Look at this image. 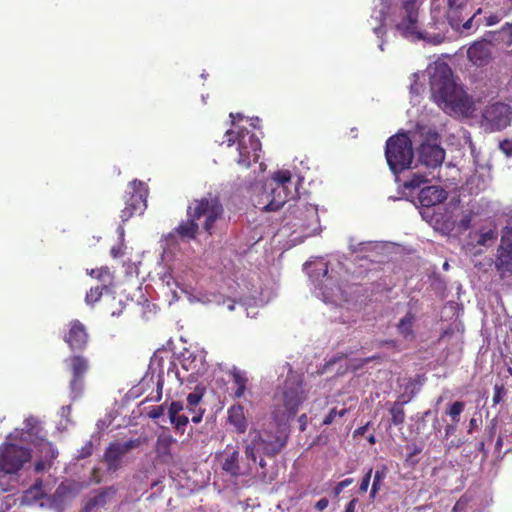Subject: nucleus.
I'll list each match as a JSON object with an SVG mask.
<instances>
[{"label":"nucleus","mask_w":512,"mask_h":512,"mask_svg":"<svg viewBox=\"0 0 512 512\" xmlns=\"http://www.w3.org/2000/svg\"><path fill=\"white\" fill-rule=\"evenodd\" d=\"M452 76V70L446 63L435 66L430 75L432 99L446 113L466 114L472 107V101Z\"/></svg>","instance_id":"obj_1"},{"label":"nucleus","mask_w":512,"mask_h":512,"mask_svg":"<svg viewBox=\"0 0 512 512\" xmlns=\"http://www.w3.org/2000/svg\"><path fill=\"white\" fill-rule=\"evenodd\" d=\"M306 398L302 375L289 369L283 385L278 388L273 398V421L285 425L296 416Z\"/></svg>","instance_id":"obj_2"},{"label":"nucleus","mask_w":512,"mask_h":512,"mask_svg":"<svg viewBox=\"0 0 512 512\" xmlns=\"http://www.w3.org/2000/svg\"><path fill=\"white\" fill-rule=\"evenodd\" d=\"M288 438L289 433L285 425L276 422L264 429H251L245 446V455L254 463L259 454L273 458L287 445Z\"/></svg>","instance_id":"obj_3"},{"label":"nucleus","mask_w":512,"mask_h":512,"mask_svg":"<svg viewBox=\"0 0 512 512\" xmlns=\"http://www.w3.org/2000/svg\"><path fill=\"white\" fill-rule=\"evenodd\" d=\"M385 157L389 168L396 175L410 167L414 152L412 141L406 133H398L388 138Z\"/></svg>","instance_id":"obj_4"},{"label":"nucleus","mask_w":512,"mask_h":512,"mask_svg":"<svg viewBox=\"0 0 512 512\" xmlns=\"http://www.w3.org/2000/svg\"><path fill=\"white\" fill-rule=\"evenodd\" d=\"M227 145L230 147L237 144L239 156L237 163L244 168H249L252 162L260 158L261 142L259 138L247 129L238 131L228 130L225 133Z\"/></svg>","instance_id":"obj_5"},{"label":"nucleus","mask_w":512,"mask_h":512,"mask_svg":"<svg viewBox=\"0 0 512 512\" xmlns=\"http://www.w3.org/2000/svg\"><path fill=\"white\" fill-rule=\"evenodd\" d=\"M224 209L217 197H203L193 200L187 207V217L196 220L204 218L203 229L212 235L215 223L223 216Z\"/></svg>","instance_id":"obj_6"},{"label":"nucleus","mask_w":512,"mask_h":512,"mask_svg":"<svg viewBox=\"0 0 512 512\" xmlns=\"http://www.w3.org/2000/svg\"><path fill=\"white\" fill-rule=\"evenodd\" d=\"M69 378V396L72 401L82 397L85 389V375L90 369L89 359L82 354H72L64 360Z\"/></svg>","instance_id":"obj_7"},{"label":"nucleus","mask_w":512,"mask_h":512,"mask_svg":"<svg viewBox=\"0 0 512 512\" xmlns=\"http://www.w3.org/2000/svg\"><path fill=\"white\" fill-rule=\"evenodd\" d=\"M148 191L145 184L137 179L131 181L124 195L125 207L121 210L122 223L127 222L136 214H142L147 207Z\"/></svg>","instance_id":"obj_8"},{"label":"nucleus","mask_w":512,"mask_h":512,"mask_svg":"<svg viewBox=\"0 0 512 512\" xmlns=\"http://www.w3.org/2000/svg\"><path fill=\"white\" fill-rule=\"evenodd\" d=\"M495 268L501 279L512 275V227L506 226L501 231L500 244L497 248Z\"/></svg>","instance_id":"obj_9"},{"label":"nucleus","mask_w":512,"mask_h":512,"mask_svg":"<svg viewBox=\"0 0 512 512\" xmlns=\"http://www.w3.org/2000/svg\"><path fill=\"white\" fill-rule=\"evenodd\" d=\"M89 338L87 327L78 319H74L67 324V329L63 335V341L73 354L84 351L88 346Z\"/></svg>","instance_id":"obj_10"},{"label":"nucleus","mask_w":512,"mask_h":512,"mask_svg":"<svg viewBox=\"0 0 512 512\" xmlns=\"http://www.w3.org/2000/svg\"><path fill=\"white\" fill-rule=\"evenodd\" d=\"M271 188L273 187L267 182L260 188H256L257 193L254 194L252 202L259 210L265 212L278 211L286 203V200L281 195L282 190L272 193Z\"/></svg>","instance_id":"obj_11"},{"label":"nucleus","mask_w":512,"mask_h":512,"mask_svg":"<svg viewBox=\"0 0 512 512\" xmlns=\"http://www.w3.org/2000/svg\"><path fill=\"white\" fill-rule=\"evenodd\" d=\"M483 118L492 130L500 131L510 125L512 108L505 103H492L483 111Z\"/></svg>","instance_id":"obj_12"},{"label":"nucleus","mask_w":512,"mask_h":512,"mask_svg":"<svg viewBox=\"0 0 512 512\" xmlns=\"http://www.w3.org/2000/svg\"><path fill=\"white\" fill-rule=\"evenodd\" d=\"M419 7L417 0H401V20L396 29L405 36L418 32Z\"/></svg>","instance_id":"obj_13"},{"label":"nucleus","mask_w":512,"mask_h":512,"mask_svg":"<svg viewBox=\"0 0 512 512\" xmlns=\"http://www.w3.org/2000/svg\"><path fill=\"white\" fill-rule=\"evenodd\" d=\"M143 441L140 438L130 439L127 442H112L104 452V461L109 471H116L121 466V458L130 450L141 446Z\"/></svg>","instance_id":"obj_14"},{"label":"nucleus","mask_w":512,"mask_h":512,"mask_svg":"<svg viewBox=\"0 0 512 512\" xmlns=\"http://www.w3.org/2000/svg\"><path fill=\"white\" fill-rule=\"evenodd\" d=\"M176 440L170 434H160L157 437L154 451L155 462L165 466H176L178 464L177 457L172 453V446Z\"/></svg>","instance_id":"obj_15"},{"label":"nucleus","mask_w":512,"mask_h":512,"mask_svg":"<svg viewBox=\"0 0 512 512\" xmlns=\"http://www.w3.org/2000/svg\"><path fill=\"white\" fill-rule=\"evenodd\" d=\"M418 154L420 162L431 168L439 167L445 158L444 149L436 142H423L418 149Z\"/></svg>","instance_id":"obj_16"},{"label":"nucleus","mask_w":512,"mask_h":512,"mask_svg":"<svg viewBox=\"0 0 512 512\" xmlns=\"http://www.w3.org/2000/svg\"><path fill=\"white\" fill-rule=\"evenodd\" d=\"M469 61L477 66H487L492 60V43L488 40L475 41L467 50Z\"/></svg>","instance_id":"obj_17"},{"label":"nucleus","mask_w":512,"mask_h":512,"mask_svg":"<svg viewBox=\"0 0 512 512\" xmlns=\"http://www.w3.org/2000/svg\"><path fill=\"white\" fill-rule=\"evenodd\" d=\"M498 232L495 228L488 230H478L474 233L471 238L473 242H468L465 246L466 252L477 256L483 253V249L481 247H489L491 244L497 239Z\"/></svg>","instance_id":"obj_18"},{"label":"nucleus","mask_w":512,"mask_h":512,"mask_svg":"<svg viewBox=\"0 0 512 512\" xmlns=\"http://www.w3.org/2000/svg\"><path fill=\"white\" fill-rule=\"evenodd\" d=\"M181 367L189 373V377L196 378L203 375L207 370V364L201 354L189 352L183 354L180 360Z\"/></svg>","instance_id":"obj_19"},{"label":"nucleus","mask_w":512,"mask_h":512,"mask_svg":"<svg viewBox=\"0 0 512 512\" xmlns=\"http://www.w3.org/2000/svg\"><path fill=\"white\" fill-rule=\"evenodd\" d=\"M418 199L423 207H432L447 199V192L439 186H427L420 190Z\"/></svg>","instance_id":"obj_20"},{"label":"nucleus","mask_w":512,"mask_h":512,"mask_svg":"<svg viewBox=\"0 0 512 512\" xmlns=\"http://www.w3.org/2000/svg\"><path fill=\"white\" fill-rule=\"evenodd\" d=\"M466 7L467 0H447L445 16L452 28H459L465 18L463 12Z\"/></svg>","instance_id":"obj_21"},{"label":"nucleus","mask_w":512,"mask_h":512,"mask_svg":"<svg viewBox=\"0 0 512 512\" xmlns=\"http://www.w3.org/2000/svg\"><path fill=\"white\" fill-rule=\"evenodd\" d=\"M269 185H271L273 188H271L272 193L278 192V190H282L281 195L282 198H284L286 201L288 200L289 196L292 194L290 190L291 186V172L289 170H278L276 171L271 180L267 181Z\"/></svg>","instance_id":"obj_22"},{"label":"nucleus","mask_w":512,"mask_h":512,"mask_svg":"<svg viewBox=\"0 0 512 512\" xmlns=\"http://www.w3.org/2000/svg\"><path fill=\"white\" fill-rule=\"evenodd\" d=\"M199 225L197 220L193 217H188L187 220L181 221L178 226L169 234L173 237L174 234L179 236L184 241L194 240L197 237Z\"/></svg>","instance_id":"obj_23"},{"label":"nucleus","mask_w":512,"mask_h":512,"mask_svg":"<svg viewBox=\"0 0 512 512\" xmlns=\"http://www.w3.org/2000/svg\"><path fill=\"white\" fill-rule=\"evenodd\" d=\"M227 414L228 422L234 427L236 433H245L248 427V421L245 417L243 406L234 404L228 409Z\"/></svg>","instance_id":"obj_24"},{"label":"nucleus","mask_w":512,"mask_h":512,"mask_svg":"<svg viewBox=\"0 0 512 512\" xmlns=\"http://www.w3.org/2000/svg\"><path fill=\"white\" fill-rule=\"evenodd\" d=\"M115 493L116 490L112 486L99 490L94 497L85 503L83 512H91L96 507L104 506L107 503L108 497L115 495Z\"/></svg>","instance_id":"obj_25"},{"label":"nucleus","mask_w":512,"mask_h":512,"mask_svg":"<svg viewBox=\"0 0 512 512\" xmlns=\"http://www.w3.org/2000/svg\"><path fill=\"white\" fill-rule=\"evenodd\" d=\"M233 384L235 385L234 397L239 399L242 398L247 389V384L249 379L246 375V372L241 371L237 368H233L230 372Z\"/></svg>","instance_id":"obj_26"},{"label":"nucleus","mask_w":512,"mask_h":512,"mask_svg":"<svg viewBox=\"0 0 512 512\" xmlns=\"http://www.w3.org/2000/svg\"><path fill=\"white\" fill-rule=\"evenodd\" d=\"M222 469L234 477L241 475L239 465V451L237 449L233 450V452L225 458L222 464Z\"/></svg>","instance_id":"obj_27"},{"label":"nucleus","mask_w":512,"mask_h":512,"mask_svg":"<svg viewBox=\"0 0 512 512\" xmlns=\"http://www.w3.org/2000/svg\"><path fill=\"white\" fill-rule=\"evenodd\" d=\"M88 274L91 277L98 279L104 287H110L113 283V273L107 266L92 269Z\"/></svg>","instance_id":"obj_28"},{"label":"nucleus","mask_w":512,"mask_h":512,"mask_svg":"<svg viewBox=\"0 0 512 512\" xmlns=\"http://www.w3.org/2000/svg\"><path fill=\"white\" fill-rule=\"evenodd\" d=\"M405 403L406 401H396L391 405L389 409V413L391 415V424L395 426H401L404 424L406 414L403 406Z\"/></svg>","instance_id":"obj_29"},{"label":"nucleus","mask_w":512,"mask_h":512,"mask_svg":"<svg viewBox=\"0 0 512 512\" xmlns=\"http://www.w3.org/2000/svg\"><path fill=\"white\" fill-rule=\"evenodd\" d=\"M415 317L412 313L408 312L398 323V331L405 338H413V324Z\"/></svg>","instance_id":"obj_30"},{"label":"nucleus","mask_w":512,"mask_h":512,"mask_svg":"<svg viewBox=\"0 0 512 512\" xmlns=\"http://www.w3.org/2000/svg\"><path fill=\"white\" fill-rule=\"evenodd\" d=\"M388 474V468L386 465H382L380 468H378L373 476V482L372 487L370 490V499L374 500L377 493L381 489V484L383 480L387 477Z\"/></svg>","instance_id":"obj_31"},{"label":"nucleus","mask_w":512,"mask_h":512,"mask_svg":"<svg viewBox=\"0 0 512 512\" xmlns=\"http://www.w3.org/2000/svg\"><path fill=\"white\" fill-rule=\"evenodd\" d=\"M39 451L41 454V458L46 461L53 462V460L56 459L58 456V450L53 446L52 443L44 439H41Z\"/></svg>","instance_id":"obj_32"},{"label":"nucleus","mask_w":512,"mask_h":512,"mask_svg":"<svg viewBox=\"0 0 512 512\" xmlns=\"http://www.w3.org/2000/svg\"><path fill=\"white\" fill-rule=\"evenodd\" d=\"M465 409V403L463 401H455L448 405L445 414L450 417L452 422L459 423L460 416Z\"/></svg>","instance_id":"obj_33"},{"label":"nucleus","mask_w":512,"mask_h":512,"mask_svg":"<svg viewBox=\"0 0 512 512\" xmlns=\"http://www.w3.org/2000/svg\"><path fill=\"white\" fill-rule=\"evenodd\" d=\"M108 288L109 287H104L103 285L90 288L85 296L86 303L88 305H94L102 297L103 291L107 290Z\"/></svg>","instance_id":"obj_34"},{"label":"nucleus","mask_w":512,"mask_h":512,"mask_svg":"<svg viewBox=\"0 0 512 512\" xmlns=\"http://www.w3.org/2000/svg\"><path fill=\"white\" fill-rule=\"evenodd\" d=\"M426 182H428V179L425 175L415 173L409 180L404 182L403 187L412 191L419 188L422 184Z\"/></svg>","instance_id":"obj_35"},{"label":"nucleus","mask_w":512,"mask_h":512,"mask_svg":"<svg viewBox=\"0 0 512 512\" xmlns=\"http://www.w3.org/2000/svg\"><path fill=\"white\" fill-rule=\"evenodd\" d=\"M348 413L347 408H342L341 410H338L336 407L332 408L328 414L324 417L322 424L329 426L331 425L336 418H342Z\"/></svg>","instance_id":"obj_36"},{"label":"nucleus","mask_w":512,"mask_h":512,"mask_svg":"<svg viewBox=\"0 0 512 512\" xmlns=\"http://www.w3.org/2000/svg\"><path fill=\"white\" fill-rule=\"evenodd\" d=\"M170 422L178 432L184 433L185 428L189 423V417L185 414H177L173 417V420H170Z\"/></svg>","instance_id":"obj_37"},{"label":"nucleus","mask_w":512,"mask_h":512,"mask_svg":"<svg viewBox=\"0 0 512 512\" xmlns=\"http://www.w3.org/2000/svg\"><path fill=\"white\" fill-rule=\"evenodd\" d=\"M24 425L26 432L31 436H38L39 432L41 431V427L39 426L38 421L33 417L27 418L24 422Z\"/></svg>","instance_id":"obj_38"},{"label":"nucleus","mask_w":512,"mask_h":512,"mask_svg":"<svg viewBox=\"0 0 512 512\" xmlns=\"http://www.w3.org/2000/svg\"><path fill=\"white\" fill-rule=\"evenodd\" d=\"M493 389H494V394H493L492 402H493V405L496 406V405L500 404L503 401V399L506 397L507 390L503 384H497V383L494 385Z\"/></svg>","instance_id":"obj_39"},{"label":"nucleus","mask_w":512,"mask_h":512,"mask_svg":"<svg viewBox=\"0 0 512 512\" xmlns=\"http://www.w3.org/2000/svg\"><path fill=\"white\" fill-rule=\"evenodd\" d=\"M202 397H203V392L198 391L196 389L194 392L189 393L187 395V404H189V407L197 408L198 404L202 400Z\"/></svg>","instance_id":"obj_40"},{"label":"nucleus","mask_w":512,"mask_h":512,"mask_svg":"<svg viewBox=\"0 0 512 512\" xmlns=\"http://www.w3.org/2000/svg\"><path fill=\"white\" fill-rule=\"evenodd\" d=\"M184 410V404L181 401H172L168 407V416L170 420L177 414Z\"/></svg>","instance_id":"obj_41"},{"label":"nucleus","mask_w":512,"mask_h":512,"mask_svg":"<svg viewBox=\"0 0 512 512\" xmlns=\"http://www.w3.org/2000/svg\"><path fill=\"white\" fill-rule=\"evenodd\" d=\"M354 482L353 478H346L336 484L333 488V493L336 497L340 495L344 488L350 486Z\"/></svg>","instance_id":"obj_42"},{"label":"nucleus","mask_w":512,"mask_h":512,"mask_svg":"<svg viewBox=\"0 0 512 512\" xmlns=\"http://www.w3.org/2000/svg\"><path fill=\"white\" fill-rule=\"evenodd\" d=\"M372 473H373V469L370 468L366 474L363 476L362 480H361V483H360V487H359V491L361 493H365L367 492L368 490V487H369V484H370V480H371V477H372Z\"/></svg>","instance_id":"obj_43"},{"label":"nucleus","mask_w":512,"mask_h":512,"mask_svg":"<svg viewBox=\"0 0 512 512\" xmlns=\"http://www.w3.org/2000/svg\"><path fill=\"white\" fill-rule=\"evenodd\" d=\"M499 149L508 157L512 156V140L504 139L499 143Z\"/></svg>","instance_id":"obj_44"},{"label":"nucleus","mask_w":512,"mask_h":512,"mask_svg":"<svg viewBox=\"0 0 512 512\" xmlns=\"http://www.w3.org/2000/svg\"><path fill=\"white\" fill-rule=\"evenodd\" d=\"M457 422H452L447 424L444 429V440H448L451 436H453L457 430Z\"/></svg>","instance_id":"obj_45"},{"label":"nucleus","mask_w":512,"mask_h":512,"mask_svg":"<svg viewBox=\"0 0 512 512\" xmlns=\"http://www.w3.org/2000/svg\"><path fill=\"white\" fill-rule=\"evenodd\" d=\"M164 412H165L164 405L155 406L150 410L149 417L151 419H158L164 414Z\"/></svg>","instance_id":"obj_46"},{"label":"nucleus","mask_w":512,"mask_h":512,"mask_svg":"<svg viewBox=\"0 0 512 512\" xmlns=\"http://www.w3.org/2000/svg\"><path fill=\"white\" fill-rule=\"evenodd\" d=\"M51 464H52L51 461H46L41 458L39 461H37L35 463L34 469L37 473H40V472H43L44 470L50 468Z\"/></svg>","instance_id":"obj_47"},{"label":"nucleus","mask_w":512,"mask_h":512,"mask_svg":"<svg viewBox=\"0 0 512 512\" xmlns=\"http://www.w3.org/2000/svg\"><path fill=\"white\" fill-rule=\"evenodd\" d=\"M482 8H478L475 13L469 18L467 19L465 22L463 21L461 24H462V27L466 30L472 28L473 26V22L475 20V18L480 15L482 13Z\"/></svg>","instance_id":"obj_48"},{"label":"nucleus","mask_w":512,"mask_h":512,"mask_svg":"<svg viewBox=\"0 0 512 512\" xmlns=\"http://www.w3.org/2000/svg\"><path fill=\"white\" fill-rule=\"evenodd\" d=\"M501 18L497 14H491L485 18L486 26H493L500 22Z\"/></svg>","instance_id":"obj_49"},{"label":"nucleus","mask_w":512,"mask_h":512,"mask_svg":"<svg viewBox=\"0 0 512 512\" xmlns=\"http://www.w3.org/2000/svg\"><path fill=\"white\" fill-rule=\"evenodd\" d=\"M411 452L407 455L406 461L412 460V458L421 453L422 448L416 444L410 446Z\"/></svg>","instance_id":"obj_50"},{"label":"nucleus","mask_w":512,"mask_h":512,"mask_svg":"<svg viewBox=\"0 0 512 512\" xmlns=\"http://www.w3.org/2000/svg\"><path fill=\"white\" fill-rule=\"evenodd\" d=\"M203 413H204V410H202L201 408H198L194 413H192L191 421L193 423H200L203 418Z\"/></svg>","instance_id":"obj_51"},{"label":"nucleus","mask_w":512,"mask_h":512,"mask_svg":"<svg viewBox=\"0 0 512 512\" xmlns=\"http://www.w3.org/2000/svg\"><path fill=\"white\" fill-rule=\"evenodd\" d=\"M329 505V501L327 498H321L315 503V509L319 511L325 510Z\"/></svg>","instance_id":"obj_52"},{"label":"nucleus","mask_w":512,"mask_h":512,"mask_svg":"<svg viewBox=\"0 0 512 512\" xmlns=\"http://www.w3.org/2000/svg\"><path fill=\"white\" fill-rule=\"evenodd\" d=\"M460 227L463 228V229H468L471 225V216L470 215H466L464 216L461 220H460V223H459Z\"/></svg>","instance_id":"obj_53"},{"label":"nucleus","mask_w":512,"mask_h":512,"mask_svg":"<svg viewBox=\"0 0 512 512\" xmlns=\"http://www.w3.org/2000/svg\"><path fill=\"white\" fill-rule=\"evenodd\" d=\"M357 503H358L357 498L351 499L345 507V512H355Z\"/></svg>","instance_id":"obj_54"},{"label":"nucleus","mask_w":512,"mask_h":512,"mask_svg":"<svg viewBox=\"0 0 512 512\" xmlns=\"http://www.w3.org/2000/svg\"><path fill=\"white\" fill-rule=\"evenodd\" d=\"M369 424H370V423L368 422V423H366L365 425L358 427V428L354 431L353 436H354V437H357V436H362V435H364V434H365V432H366V431H367V429H368Z\"/></svg>","instance_id":"obj_55"},{"label":"nucleus","mask_w":512,"mask_h":512,"mask_svg":"<svg viewBox=\"0 0 512 512\" xmlns=\"http://www.w3.org/2000/svg\"><path fill=\"white\" fill-rule=\"evenodd\" d=\"M299 423H300V430L304 431L306 429V425H307V416H306V414H302L299 417Z\"/></svg>","instance_id":"obj_56"},{"label":"nucleus","mask_w":512,"mask_h":512,"mask_svg":"<svg viewBox=\"0 0 512 512\" xmlns=\"http://www.w3.org/2000/svg\"><path fill=\"white\" fill-rule=\"evenodd\" d=\"M162 388H163V382L159 380L157 382V396L155 398L156 401H160L162 398Z\"/></svg>","instance_id":"obj_57"},{"label":"nucleus","mask_w":512,"mask_h":512,"mask_svg":"<svg viewBox=\"0 0 512 512\" xmlns=\"http://www.w3.org/2000/svg\"><path fill=\"white\" fill-rule=\"evenodd\" d=\"M496 432V424L493 422L492 426L489 428V440L492 441Z\"/></svg>","instance_id":"obj_58"},{"label":"nucleus","mask_w":512,"mask_h":512,"mask_svg":"<svg viewBox=\"0 0 512 512\" xmlns=\"http://www.w3.org/2000/svg\"><path fill=\"white\" fill-rule=\"evenodd\" d=\"M502 443H503V440H502V437L499 436L496 440V443H495V449L500 452L501 451V448H502Z\"/></svg>","instance_id":"obj_59"},{"label":"nucleus","mask_w":512,"mask_h":512,"mask_svg":"<svg viewBox=\"0 0 512 512\" xmlns=\"http://www.w3.org/2000/svg\"><path fill=\"white\" fill-rule=\"evenodd\" d=\"M475 426H476V419L472 418L469 422L468 432L471 433Z\"/></svg>","instance_id":"obj_60"},{"label":"nucleus","mask_w":512,"mask_h":512,"mask_svg":"<svg viewBox=\"0 0 512 512\" xmlns=\"http://www.w3.org/2000/svg\"><path fill=\"white\" fill-rule=\"evenodd\" d=\"M111 255L114 257V258H117L119 256V250L116 249L115 247H113L111 249Z\"/></svg>","instance_id":"obj_61"},{"label":"nucleus","mask_w":512,"mask_h":512,"mask_svg":"<svg viewBox=\"0 0 512 512\" xmlns=\"http://www.w3.org/2000/svg\"><path fill=\"white\" fill-rule=\"evenodd\" d=\"M368 442L371 444V445H374L376 443V438L374 435H370L368 438H367Z\"/></svg>","instance_id":"obj_62"},{"label":"nucleus","mask_w":512,"mask_h":512,"mask_svg":"<svg viewBox=\"0 0 512 512\" xmlns=\"http://www.w3.org/2000/svg\"><path fill=\"white\" fill-rule=\"evenodd\" d=\"M198 408H192V407H189V404H187L186 406V410L189 414L192 415V413H194Z\"/></svg>","instance_id":"obj_63"},{"label":"nucleus","mask_w":512,"mask_h":512,"mask_svg":"<svg viewBox=\"0 0 512 512\" xmlns=\"http://www.w3.org/2000/svg\"><path fill=\"white\" fill-rule=\"evenodd\" d=\"M258 464H259V466H260L261 468H265V467H266V462H265V460H264L263 458H261V459L259 460V463H258Z\"/></svg>","instance_id":"obj_64"}]
</instances>
